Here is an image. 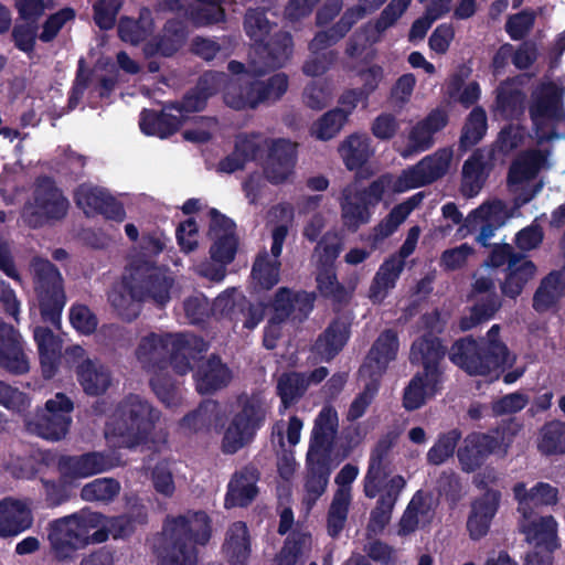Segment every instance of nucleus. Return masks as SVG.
Wrapping results in <instances>:
<instances>
[{
	"mask_svg": "<svg viewBox=\"0 0 565 565\" xmlns=\"http://www.w3.org/2000/svg\"><path fill=\"white\" fill-rule=\"evenodd\" d=\"M32 522L28 502L13 498L0 501V537L15 536L29 529Z\"/></svg>",
	"mask_w": 565,
	"mask_h": 565,
	"instance_id": "29",
	"label": "nucleus"
},
{
	"mask_svg": "<svg viewBox=\"0 0 565 565\" xmlns=\"http://www.w3.org/2000/svg\"><path fill=\"white\" fill-rule=\"evenodd\" d=\"M338 151L349 170L361 168L373 154L370 138L361 134H353L347 137L339 145Z\"/></svg>",
	"mask_w": 565,
	"mask_h": 565,
	"instance_id": "43",
	"label": "nucleus"
},
{
	"mask_svg": "<svg viewBox=\"0 0 565 565\" xmlns=\"http://www.w3.org/2000/svg\"><path fill=\"white\" fill-rule=\"evenodd\" d=\"M102 524L103 515L92 511H81L53 521L49 527V541L54 557L71 559L88 544L104 542L107 534L96 530Z\"/></svg>",
	"mask_w": 565,
	"mask_h": 565,
	"instance_id": "3",
	"label": "nucleus"
},
{
	"mask_svg": "<svg viewBox=\"0 0 565 565\" xmlns=\"http://www.w3.org/2000/svg\"><path fill=\"white\" fill-rule=\"evenodd\" d=\"M210 215V236L214 241L210 250L211 258L226 267L235 255L236 238L234 236V223L215 210H212Z\"/></svg>",
	"mask_w": 565,
	"mask_h": 565,
	"instance_id": "23",
	"label": "nucleus"
},
{
	"mask_svg": "<svg viewBox=\"0 0 565 565\" xmlns=\"http://www.w3.org/2000/svg\"><path fill=\"white\" fill-rule=\"evenodd\" d=\"M68 201L51 180L41 181L23 210L24 221L32 227L44 225L51 220L66 215Z\"/></svg>",
	"mask_w": 565,
	"mask_h": 565,
	"instance_id": "14",
	"label": "nucleus"
},
{
	"mask_svg": "<svg viewBox=\"0 0 565 565\" xmlns=\"http://www.w3.org/2000/svg\"><path fill=\"white\" fill-rule=\"evenodd\" d=\"M545 163L546 156L541 151H531L520 157L509 173L511 191L518 195L516 206L510 207L499 199L483 202L465 217V224L459 228L461 236L478 231L476 241L488 246L495 232L515 215L518 206L533 198L535 192L532 191L530 182Z\"/></svg>",
	"mask_w": 565,
	"mask_h": 565,
	"instance_id": "1",
	"label": "nucleus"
},
{
	"mask_svg": "<svg viewBox=\"0 0 565 565\" xmlns=\"http://www.w3.org/2000/svg\"><path fill=\"white\" fill-rule=\"evenodd\" d=\"M345 121L344 113L332 109L312 125L311 134L319 140H330L340 132Z\"/></svg>",
	"mask_w": 565,
	"mask_h": 565,
	"instance_id": "62",
	"label": "nucleus"
},
{
	"mask_svg": "<svg viewBox=\"0 0 565 565\" xmlns=\"http://www.w3.org/2000/svg\"><path fill=\"white\" fill-rule=\"evenodd\" d=\"M434 516L433 500L423 493H416L399 522V533L409 534L420 526L428 524Z\"/></svg>",
	"mask_w": 565,
	"mask_h": 565,
	"instance_id": "39",
	"label": "nucleus"
},
{
	"mask_svg": "<svg viewBox=\"0 0 565 565\" xmlns=\"http://www.w3.org/2000/svg\"><path fill=\"white\" fill-rule=\"evenodd\" d=\"M342 247L340 236L334 233H327L315 247L311 257L315 268H333Z\"/></svg>",
	"mask_w": 565,
	"mask_h": 565,
	"instance_id": "54",
	"label": "nucleus"
},
{
	"mask_svg": "<svg viewBox=\"0 0 565 565\" xmlns=\"http://www.w3.org/2000/svg\"><path fill=\"white\" fill-rule=\"evenodd\" d=\"M266 413V402L259 394L241 396L224 430L223 450L234 454L249 444L263 425Z\"/></svg>",
	"mask_w": 565,
	"mask_h": 565,
	"instance_id": "10",
	"label": "nucleus"
},
{
	"mask_svg": "<svg viewBox=\"0 0 565 565\" xmlns=\"http://www.w3.org/2000/svg\"><path fill=\"white\" fill-rule=\"evenodd\" d=\"M268 145L267 139L259 134L239 135L231 156L218 163V171L232 173L242 169L247 161L254 160L258 151Z\"/></svg>",
	"mask_w": 565,
	"mask_h": 565,
	"instance_id": "35",
	"label": "nucleus"
},
{
	"mask_svg": "<svg viewBox=\"0 0 565 565\" xmlns=\"http://www.w3.org/2000/svg\"><path fill=\"white\" fill-rule=\"evenodd\" d=\"M136 294L137 281L128 284L124 280L113 287L108 295V301L118 316L126 320H132L138 317L140 311L139 302L142 301Z\"/></svg>",
	"mask_w": 565,
	"mask_h": 565,
	"instance_id": "42",
	"label": "nucleus"
},
{
	"mask_svg": "<svg viewBox=\"0 0 565 565\" xmlns=\"http://www.w3.org/2000/svg\"><path fill=\"white\" fill-rule=\"evenodd\" d=\"M76 374L81 386L88 395L105 393L111 383L110 372L97 361L79 364Z\"/></svg>",
	"mask_w": 565,
	"mask_h": 565,
	"instance_id": "44",
	"label": "nucleus"
},
{
	"mask_svg": "<svg viewBox=\"0 0 565 565\" xmlns=\"http://www.w3.org/2000/svg\"><path fill=\"white\" fill-rule=\"evenodd\" d=\"M510 439L500 430L489 434L473 433L466 437L463 445L458 450V459L466 471H473L491 454L507 452Z\"/></svg>",
	"mask_w": 565,
	"mask_h": 565,
	"instance_id": "16",
	"label": "nucleus"
},
{
	"mask_svg": "<svg viewBox=\"0 0 565 565\" xmlns=\"http://www.w3.org/2000/svg\"><path fill=\"white\" fill-rule=\"evenodd\" d=\"M224 83V74L213 72L204 74L200 78L196 88L189 93L182 102L186 111L192 113L203 109L206 99L212 96Z\"/></svg>",
	"mask_w": 565,
	"mask_h": 565,
	"instance_id": "48",
	"label": "nucleus"
},
{
	"mask_svg": "<svg viewBox=\"0 0 565 565\" xmlns=\"http://www.w3.org/2000/svg\"><path fill=\"white\" fill-rule=\"evenodd\" d=\"M73 407L70 397L63 393H56L29 422V429L44 439L60 440L68 431Z\"/></svg>",
	"mask_w": 565,
	"mask_h": 565,
	"instance_id": "13",
	"label": "nucleus"
},
{
	"mask_svg": "<svg viewBox=\"0 0 565 565\" xmlns=\"http://www.w3.org/2000/svg\"><path fill=\"white\" fill-rule=\"evenodd\" d=\"M292 41L289 33L275 31L264 42L253 46L249 55V70L256 75H264L270 70L282 67L291 57Z\"/></svg>",
	"mask_w": 565,
	"mask_h": 565,
	"instance_id": "15",
	"label": "nucleus"
},
{
	"mask_svg": "<svg viewBox=\"0 0 565 565\" xmlns=\"http://www.w3.org/2000/svg\"><path fill=\"white\" fill-rule=\"evenodd\" d=\"M487 131V116L483 109L477 107L470 113L461 135V143L470 147L479 142Z\"/></svg>",
	"mask_w": 565,
	"mask_h": 565,
	"instance_id": "64",
	"label": "nucleus"
},
{
	"mask_svg": "<svg viewBox=\"0 0 565 565\" xmlns=\"http://www.w3.org/2000/svg\"><path fill=\"white\" fill-rule=\"evenodd\" d=\"M211 535L209 516L201 511L167 519L158 546L164 565H198L195 544H205Z\"/></svg>",
	"mask_w": 565,
	"mask_h": 565,
	"instance_id": "2",
	"label": "nucleus"
},
{
	"mask_svg": "<svg viewBox=\"0 0 565 565\" xmlns=\"http://www.w3.org/2000/svg\"><path fill=\"white\" fill-rule=\"evenodd\" d=\"M452 157L454 152L449 148H441L426 156L397 178L393 177V192L402 193L440 179L449 171Z\"/></svg>",
	"mask_w": 565,
	"mask_h": 565,
	"instance_id": "12",
	"label": "nucleus"
},
{
	"mask_svg": "<svg viewBox=\"0 0 565 565\" xmlns=\"http://www.w3.org/2000/svg\"><path fill=\"white\" fill-rule=\"evenodd\" d=\"M499 500V492L489 490L481 498L473 501L467 521V529L471 539L479 540L488 533L491 521L497 513Z\"/></svg>",
	"mask_w": 565,
	"mask_h": 565,
	"instance_id": "32",
	"label": "nucleus"
},
{
	"mask_svg": "<svg viewBox=\"0 0 565 565\" xmlns=\"http://www.w3.org/2000/svg\"><path fill=\"white\" fill-rule=\"evenodd\" d=\"M508 270V277L501 289L505 296L516 298L527 281L535 276L536 267L531 260L519 257L510 259Z\"/></svg>",
	"mask_w": 565,
	"mask_h": 565,
	"instance_id": "46",
	"label": "nucleus"
},
{
	"mask_svg": "<svg viewBox=\"0 0 565 565\" xmlns=\"http://www.w3.org/2000/svg\"><path fill=\"white\" fill-rule=\"evenodd\" d=\"M420 199H412L396 205L391 213L373 228L372 241L374 244L392 235L396 228L407 218L411 212L419 203Z\"/></svg>",
	"mask_w": 565,
	"mask_h": 565,
	"instance_id": "50",
	"label": "nucleus"
},
{
	"mask_svg": "<svg viewBox=\"0 0 565 565\" xmlns=\"http://www.w3.org/2000/svg\"><path fill=\"white\" fill-rule=\"evenodd\" d=\"M338 428L337 412L326 406L316 419L307 459L321 461L330 456V450Z\"/></svg>",
	"mask_w": 565,
	"mask_h": 565,
	"instance_id": "28",
	"label": "nucleus"
},
{
	"mask_svg": "<svg viewBox=\"0 0 565 565\" xmlns=\"http://www.w3.org/2000/svg\"><path fill=\"white\" fill-rule=\"evenodd\" d=\"M167 334L150 333L140 339L136 358L143 367L158 365L168 355Z\"/></svg>",
	"mask_w": 565,
	"mask_h": 565,
	"instance_id": "49",
	"label": "nucleus"
},
{
	"mask_svg": "<svg viewBox=\"0 0 565 565\" xmlns=\"http://www.w3.org/2000/svg\"><path fill=\"white\" fill-rule=\"evenodd\" d=\"M224 552L232 565H245L250 553L247 526L235 522L227 531Z\"/></svg>",
	"mask_w": 565,
	"mask_h": 565,
	"instance_id": "47",
	"label": "nucleus"
},
{
	"mask_svg": "<svg viewBox=\"0 0 565 565\" xmlns=\"http://www.w3.org/2000/svg\"><path fill=\"white\" fill-rule=\"evenodd\" d=\"M386 191L393 192V175L384 174L367 188L360 189L356 183L347 185L341 193L340 207L343 225L352 232L371 221L373 209L380 203Z\"/></svg>",
	"mask_w": 565,
	"mask_h": 565,
	"instance_id": "9",
	"label": "nucleus"
},
{
	"mask_svg": "<svg viewBox=\"0 0 565 565\" xmlns=\"http://www.w3.org/2000/svg\"><path fill=\"white\" fill-rule=\"evenodd\" d=\"M564 277V273H553L542 280L540 287L537 288L533 297V308L536 311L544 312L548 310L563 296L564 287L562 281Z\"/></svg>",
	"mask_w": 565,
	"mask_h": 565,
	"instance_id": "52",
	"label": "nucleus"
},
{
	"mask_svg": "<svg viewBox=\"0 0 565 565\" xmlns=\"http://www.w3.org/2000/svg\"><path fill=\"white\" fill-rule=\"evenodd\" d=\"M448 116L444 110L435 109L427 117L417 121L407 135L406 146L401 150L404 158L426 151L433 147L434 135L446 127Z\"/></svg>",
	"mask_w": 565,
	"mask_h": 565,
	"instance_id": "20",
	"label": "nucleus"
},
{
	"mask_svg": "<svg viewBox=\"0 0 565 565\" xmlns=\"http://www.w3.org/2000/svg\"><path fill=\"white\" fill-rule=\"evenodd\" d=\"M287 237L286 226H276L271 230L270 253L263 252L256 258L252 277L256 287L259 289H270L279 280V256L282 250L284 242Z\"/></svg>",
	"mask_w": 565,
	"mask_h": 565,
	"instance_id": "18",
	"label": "nucleus"
},
{
	"mask_svg": "<svg viewBox=\"0 0 565 565\" xmlns=\"http://www.w3.org/2000/svg\"><path fill=\"white\" fill-rule=\"evenodd\" d=\"M309 472L305 482V493L302 503L306 510L309 511L317 502V500L324 493L329 481L330 468L329 457L319 460H308Z\"/></svg>",
	"mask_w": 565,
	"mask_h": 565,
	"instance_id": "40",
	"label": "nucleus"
},
{
	"mask_svg": "<svg viewBox=\"0 0 565 565\" xmlns=\"http://www.w3.org/2000/svg\"><path fill=\"white\" fill-rule=\"evenodd\" d=\"M111 466V461L99 452L63 457L58 461L60 472L66 482L103 472Z\"/></svg>",
	"mask_w": 565,
	"mask_h": 565,
	"instance_id": "30",
	"label": "nucleus"
},
{
	"mask_svg": "<svg viewBox=\"0 0 565 565\" xmlns=\"http://www.w3.org/2000/svg\"><path fill=\"white\" fill-rule=\"evenodd\" d=\"M316 39L317 35L310 42L309 49L311 56L303 65V72L310 76L323 74L335 60V53L333 51L326 52V49L335 44L338 41L330 42L328 39V41H323L320 45L315 46Z\"/></svg>",
	"mask_w": 565,
	"mask_h": 565,
	"instance_id": "55",
	"label": "nucleus"
},
{
	"mask_svg": "<svg viewBox=\"0 0 565 565\" xmlns=\"http://www.w3.org/2000/svg\"><path fill=\"white\" fill-rule=\"evenodd\" d=\"M151 20L146 14H141L138 21L122 18L119 21L118 33L122 41L130 44H138L151 33Z\"/></svg>",
	"mask_w": 565,
	"mask_h": 565,
	"instance_id": "61",
	"label": "nucleus"
},
{
	"mask_svg": "<svg viewBox=\"0 0 565 565\" xmlns=\"http://www.w3.org/2000/svg\"><path fill=\"white\" fill-rule=\"evenodd\" d=\"M167 343L171 364L181 375L191 371V361L207 348L201 338L190 333L167 334Z\"/></svg>",
	"mask_w": 565,
	"mask_h": 565,
	"instance_id": "25",
	"label": "nucleus"
},
{
	"mask_svg": "<svg viewBox=\"0 0 565 565\" xmlns=\"http://www.w3.org/2000/svg\"><path fill=\"white\" fill-rule=\"evenodd\" d=\"M563 90L554 83H542L531 95L530 116L539 142L565 138Z\"/></svg>",
	"mask_w": 565,
	"mask_h": 565,
	"instance_id": "8",
	"label": "nucleus"
},
{
	"mask_svg": "<svg viewBox=\"0 0 565 565\" xmlns=\"http://www.w3.org/2000/svg\"><path fill=\"white\" fill-rule=\"evenodd\" d=\"M257 480L258 475L254 468H245L236 472L228 484L225 505L231 508L249 504L257 494Z\"/></svg>",
	"mask_w": 565,
	"mask_h": 565,
	"instance_id": "37",
	"label": "nucleus"
},
{
	"mask_svg": "<svg viewBox=\"0 0 565 565\" xmlns=\"http://www.w3.org/2000/svg\"><path fill=\"white\" fill-rule=\"evenodd\" d=\"M218 415V404L214 401H205L183 418L182 426L191 430H201L216 423Z\"/></svg>",
	"mask_w": 565,
	"mask_h": 565,
	"instance_id": "60",
	"label": "nucleus"
},
{
	"mask_svg": "<svg viewBox=\"0 0 565 565\" xmlns=\"http://www.w3.org/2000/svg\"><path fill=\"white\" fill-rule=\"evenodd\" d=\"M231 380V371L217 358L203 363L195 375L196 388L202 394L213 393L226 386Z\"/></svg>",
	"mask_w": 565,
	"mask_h": 565,
	"instance_id": "41",
	"label": "nucleus"
},
{
	"mask_svg": "<svg viewBox=\"0 0 565 565\" xmlns=\"http://www.w3.org/2000/svg\"><path fill=\"white\" fill-rule=\"evenodd\" d=\"M398 351V340L392 330L383 331L372 345L360 372L372 380L380 377L388 364L395 360Z\"/></svg>",
	"mask_w": 565,
	"mask_h": 565,
	"instance_id": "24",
	"label": "nucleus"
},
{
	"mask_svg": "<svg viewBox=\"0 0 565 565\" xmlns=\"http://www.w3.org/2000/svg\"><path fill=\"white\" fill-rule=\"evenodd\" d=\"M119 491L120 484L116 480L100 478L85 484L81 495L85 501H110Z\"/></svg>",
	"mask_w": 565,
	"mask_h": 565,
	"instance_id": "63",
	"label": "nucleus"
},
{
	"mask_svg": "<svg viewBox=\"0 0 565 565\" xmlns=\"http://www.w3.org/2000/svg\"><path fill=\"white\" fill-rule=\"evenodd\" d=\"M445 355V350L438 339L423 337L414 342L411 351V360L424 366V373H417L404 393V406L407 409L420 407L425 401L433 396L440 382L439 362Z\"/></svg>",
	"mask_w": 565,
	"mask_h": 565,
	"instance_id": "7",
	"label": "nucleus"
},
{
	"mask_svg": "<svg viewBox=\"0 0 565 565\" xmlns=\"http://www.w3.org/2000/svg\"><path fill=\"white\" fill-rule=\"evenodd\" d=\"M34 341L40 354L42 373L46 379H51L57 369L61 341L50 329L43 327L34 329Z\"/></svg>",
	"mask_w": 565,
	"mask_h": 565,
	"instance_id": "38",
	"label": "nucleus"
},
{
	"mask_svg": "<svg viewBox=\"0 0 565 565\" xmlns=\"http://www.w3.org/2000/svg\"><path fill=\"white\" fill-rule=\"evenodd\" d=\"M296 143L286 139L271 140L264 173L273 184L291 182L295 177Z\"/></svg>",
	"mask_w": 565,
	"mask_h": 565,
	"instance_id": "19",
	"label": "nucleus"
},
{
	"mask_svg": "<svg viewBox=\"0 0 565 565\" xmlns=\"http://www.w3.org/2000/svg\"><path fill=\"white\" fill-rule=\"evenodd\" d=\"M31 270L43 319L58 324L65 305L60 271L49 260L42 258L33 259Z\"/></svg>",
	"mask_w": 565,
	"mask_h": 565,
	"instance_id": "11",
	"label": "nucleus"
},
{
	"mask_svg": "<svg viewBox=\"0 0 565 565\" xmlns=\"http://www.w3.org/2000/svg\"><path fill=\"white\" fill-rule=\"evenodd\" d=\"M0 366L14 374L29 371L30 362L21 333L0 319Z\"/></svg>",
	"mask_w": 565,
	"mask_h": 565,
	"instance_id": "21",
	"label": "nucleus"
},
{
	"mask_svg": "<svg viewBox=\"0 0 565 565\" xmlns=\"http://www.w3.org/2000/svg\"><path fill=\"white\" fill-rule=\"evenodd\" d=\"M228 70L233 74L243 76L227 83L224 94L225 103L235 109L255 108L262 103H274L281 98L287 92L289 79L285 73H276L273 76L263 79L262 75H256L249 70V64L245 66L236 61L228 64Z\"/></svg>",
	"mask_w": 565,
	"mask_h": 565,
	"instance_id": "4",
	"label": "nucleus"
},
{
	"mask_svg": "<svg viewBox=\"0 0 565 565\" xmlns=\"http://www.w3.org/2000/svg\"><path fill=\"white\" fill-rule=\"evenodd\" d=\"M513 493L519 504L518 511L526 518L533 514V508L555 504L558 500V490L545 482H539L530 490L525 483L519 482L513 487Z\"/></svg>",
	"mask_w": 565,
	"mask_h": 565,
	"instance_id": "34",
	"label": "nucleus"
},
{
	"mask_svg": "<svg viewBox=\"0 0 565 565\" xmlns=\"http://www.w3.org/2000/svg\"><path fill=\"white\" fill-rule=\"evenodd\" d=\"M385 0H360L356 6L349 8L341 19L329 30L317 33L315 46L321 42L330 40V42L340 41L359 20L366 14L372 13L380 8Z\"/></svg>",
	"mask_w": 565,
	"mask_h": 565,
	"instance_id": "33",
	"label": "nucleus"
},
{
	"mask_svg": "<svg viewBox=\"0 0 565 565\" xmlns=\"http://www.w3.org/2000/svg\"><path fill=\"white\" fill-rule=\"evenodd\" d=\"M307 390L306 375L286 373L278 379L277 391L285 408L294 404Z\"/></svg>",
	"mask_w": 565,
	"mask_h": 565,
	"instance_id": "59",
	"label": "nucleus"
},
{
	"mask_svg": "<svg viewBox=\"0 0 565 565\" xmlns=\"http://www.w3.org/2000/svg\"><path fill=\"white\" fill-rule=\"evenodd\" d=\"M136 281V296L159 307H164L177 292L175 277L166 267L147 266L141 270L140 279Z\"/></svg>",
	"mask_w": 565,
	"mask_h": 565,
	"instance_id": "17",
	"label": "nucleus"
},
{
	"mask_svg": "<svg viewBox=\"0 0 565 565\" xmlns=\"http://www.w3.org/2000/svg\"><path fill=\"white\" fill-rule=\"evenodd\" d=\"M75 202L85 214L102 213L107 218L121 222L126 217L121 204L117 203L104 189L82 184L75 192Z\"/></svg>",
	"mask_w": 565,
	"mask_h": 565,
	"instance_id": "22",
	"label": "nucleus"
},
{
	"mask_svg": "<svg viewBox=\"0 0 565 565\" xmlns=\"http://www.w3.org/2000/svg\"><path fill=\"white\" fill-rule=\"evenodd\" d=\"M539 448L547 455L565 454V423L555 420L544 425Z\"/></svg>",
	"mask_w": 565,
	"mask_h": 565,
	"instance_id": "58",
	"label": "nucleus"
},
{
	"mask_svg": "<svg viewBox=\"0 0 565 565\" xmlns=\"http://www.w3.org/2000/svg\"><path fill=\"white\" fill-rule=\"evenodd\" d=\"M310 546L311 536L308 533H292L277 555L276 565H296L298 559L309 551Z\"/></svg>",
	"mask_w": 565,
	"mask_h": 565,
	"instance_id": "56",
	"label": "nucleus"
},
{
	"mask_svg": "<svg viewBox=\"0 0 565 565\" xmlns=\"http://www.w3.org/2000/svg\"><path fill=\"white\" fill-rule=\"evenodd\" d=\"M484 161L481 154L475 153L462 167L461 192L467 198L476 196L484 182Z\"/></svg>",
	"mask_w": 565,
	"mask_h": 565,
	"instance_id": "53",
	"label": "nucleus"
},
{
	"mask_svg": "<svg viewBox=\"0 0 565 565\" xmlns=\"http://www.w3.org/2000/svg\"><path fill=\"white\" fill-rule=\"evenodd\" d=\"M522 518L521 529L527 542L546 552H551L554 547L557 532L555 519L551 515L533 518V514Z\"/></svg>",
	"mask_w": 565,
	"mask_h": 565,
	"instance_id": "36",
	"label": "nucleus"
},
{
	"mask_svg": "<svg viewBox=\"0 0 565 565\" xmlns=\"http://www.w3.org/2000/svg\"><path fill=\"white\" fill-rule=\"evenodd\" d=\"M159 413L141 397H127L111 415L105 429L106 438L118 447H135L152 430Z\"/></svg>",
	"mask_w": 565,
	"mask_h": 565,
	"instance_id": "5",
	"label": "nucleus"
},
{
	"mask_svg": "<svg viewBox=\"0 0 565 565\" xmlns=\"http://www.w3.org/2000/svg\"><path fill=\"white\" fill-rule=\"evenodd\" d=\"M348 326L341 321H334L319 337L315 344V351L323 360L332 359L343 348L348 340Z\"/></svg>",
	"mask_w": 565,
	"mask_h": 565,
	"instance_id": "51",
	"label": "nucleus"
},
{
	"mask_svg": "<svg viewBox=\"0 0 565 565\" xmlns=\"http://www.w3.org/2000/svg\"><path fill=\"white\" fill-rule=\"evenodd\" d=\"M189 113L183 103L167 106L160 115L145 110L141 113L139 125L146 135L166 138L180 127Z\"/></svg>",
	"mask_w": 565,
	"mask_h": 565,
	"instance_id": "27",
	"label": "nucleus"
},
{
	"mask_svg": "<svg viewBox=\"0 0 565 565\" xmlns=\"http://www.w3.org/2000/svg\"><path fill=\"white\" fill-rule=\"evenodd\" d=\"M404 266L403 259L393 257L382 264L370 288L369 296L373 302H382L385 299L388 291L395 287Z\"/></svg>",
	"mask_w": 565,
	"mask_h": 565,
	"instance_id": "45",
	"label": "nucleus"
},
{
	"mask_svg": "<svg viewBox=\"0 0 565 565\" xmlns=\"http://www.w3.org/2000/svg\"><path fill=\"white\" fill-rule=\"evenodd\" d=\"M395 440V434L385 435L377 441L371 454L369 470L364 478V493L367 498H375L381 491V487L386 483L387 456Z\"/></svg>",
	"mask_w": 565,
	"mask_h": 565,
	"instance_id": "26",
	"label": "nucleus"
},
{
	"mask_svg": "<svg viewBox=\"0 0 565 565\" xmlns=\"http://www.w3.org/2000/svg\"><path fill=\"white\" fill-rule=\"evenodd\" d=\"M499 327L492 326L487 343L471 339L457 341L449 353L450 360L471 375H486L499 366H510L514 362L507 347L498 340Z\"/></svg>",
	"mask_w": 565,
	"mask_h": 565,
	"instance_id": "6",
	"label": "nucleus"
},
{
	"mask_svg": "<svg viewBox=\"0 0 565 565\" xmlns=\"http://www.w3.org/2000/svg\"><path fill=\"white\" fill-rule=\"evenodd\" d=\"M405 479L397 475L386 481L381 487V497L377 501L376 507L371 512V519L369 523V531L373 533L381 532L391 520L393 508L397 501L401 491L405 488Z\"/></svg>",
	"mask_w": 565,
	"mask_h": 565,
	"instance_id": "31",
	"label": "nucleus"
},
{
	"mask_svg": "<svg viewBox=\"0 0 565 565\" xmlns=\"http://www.w3.org/2000/svg\"><path fill=\"white\" fill-rule=\"evenodd\" d=\"M245 31L249 39L254 42V46L264 42L273 35L275 31H279L275 24H271L262 10H248L245 17Z\"/></svg>",
	"mask_w": 565,
	"mask_h": 565,
	"instance_id": "57",
	"label": "nucleus"
}]
</instances>
